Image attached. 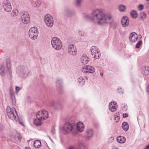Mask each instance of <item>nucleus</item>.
<instances>
[{"label": "nucleus", "instance_id": "nucleus-2", "mask_svg": "<svg viewBox=\"0 0 149 149\" xmlns=\"http://www.w3.org/2000/svg\"><path fill=\"white\" fill-rule=\"evenodd\" d=\"M6 112L7 115L9 118L13 120H17V119L18 117L16 111L14 108L12 107L11 108L9 107L8 106L6 108Z\"/></svg>", "mask_w": 149, "mask_h": 149}, {"label": "nucleus", "instance_id": "nucleus-19", "mask_svg": "<svg viewBox=\"0 0 149 149\" xmlns=\"http://www.w3.org/2000/svg\"><path fill=\"white\" fill-rule=\"evenodd\" d=\"M85 134L87 139H90L91 138L93 134L92 129L91 128H87L85 131Z\"/></svg>", "mask_w": 149, "mask_h": 149}, {"label": "nucleus", "instance_id": "nucleus-9", "mask_svg": "<svg viewBox=\"0 0 149 149\" xmlns=\"http://www.w3.org/2000/svg\"><path fill=\"white\" fill-rule=\"evenodd\" d=\"M63 14L67 17L71 18L75 15L74 11L68 8H65L63 11Z\"/></svg>", "mask_w": 149, "mask_h": 149}, {"label": "nucleus", "instance_id": "nucleus-52", "mask_svg": "<svg viewBox=\"0 0 149 149\" xmlns=\"http://www.w3.org/2000/svg\"><path fill=\"white\" fill-rule=\"evenodd\" d=\"M100 74L101 76H103V73H101Z\"/></svg>", "mask_w": 149, "mask_h": 149}, {"label": "nucleus", "instance_id": "nucleus-48", "mask_svg": "<svg viewBox=\"0 0 149 149\" xmlns=\"http://www.w3.org/2000/svg\"><path fill=\"white\" fill-rule=\"evenodd\" d=\"M17 137L18 140L20 141L21 140V137H20V135H18V134L17 135Z\"/></svg>", "mask_w": 149, "mask_h": 149}, {"label": "nucleus", "instance_id": "nucleus-47", "mask_svg": "<svg viewBox=\"0 0 149 149\" xmlns=\"http://www.w3.org/2000/svg\"><path fill=\"white\" fill-rule=\"evenodd\" d=\"M128 114H127L126 113L123 114V118H126L128 116Z\"/></svg>", "mask_w": 149, "mask_h": 149}, {"label": "nucleus", "instance_id": "nucleus-31", "mask_svg": "<svg viewBox=\"0 0 149 149\" xmlns=\"http://www.w3.org/2000/svg\"><path fill=\"white\" fill-rule=\"evenodd\" d=\"M131 15L133 18H136L138 16V14L136 11L134 10H132L130 12Z\"/></svg>", "mask_w": 149, "mask_h": 149}, {"label": "nucleus", "instance_id": "nucleus-39", "mask_svg": "<svg viewBox=\"0 0 149 149\" xmlns=\"http://www.w3.org/2000/svg\"><path fill=\"white\" fill-rule=\"evenodd\" d=\"M22 88L21 87H19L17 86H16L15 87V90H16V93L17 94L18 92L22 89Z\"/></svg>", "mask_w": 149, "mask_h": 149}, {"label": "nucleus", "instance_id": "nucleus-42", "mask_svg": "<svg viewBox=\"0 0 149 149\" xmlns=\"http://www.w3.org/2000/svg\"><path fill=\"white\" fill-rule=\"evenodd\" d=\"M146 92L147 93L149 94V84L146 86Z\"/></svg>", "mask_w": 149, "mask_h": 149}, {"label": "nucleus", "instance_id": "nucleus-28", "mask_svg": "<svg viewBox=\"0 0 149 149\" xmlns=\"http://www.w3.org/2000/svg\"><path fill=\"white\" fill-rule=\"evenodd\" d=\"M117 140L119 143H123L125 141V138L123 136H120L117 137Z\"/></svg>", "mask_w": 149, "mask_h": 149}, {"label": "nucleus", "instance_id": "nucleus-7", "mask_svg": "<svg viewBox=\"0 0 149 149\" xmlns=\"http://www.w3.org/2000/svg\"><path fill=\"white\" fill-rule=\"evenodd\" d=\"M49 116L48 112L45 110L40 111L37 113V118H40L41 120H45L47 119Z\"/></svg>", "mask_w": 149, "mask_h": 149}, {"label": "nucleus", "instance_id": "nucleus-24", "mask_svg": "<svg viewBox=\"0 0 149 149\" xmlns=\"http://www.w3.org/2000/svg\"><path fill=\"white\" fill-rule=\"evenodd\" d=\"M89 60V58L85 54H83L81 58V61L84 64H87Z\"/></svg>", "mask_w": 149, "mask_h": 149}, {"label": "nucleus", "instance_id": "nucleus-44", "mask_svg": "<svg viewBox=\"0 0 149 149\" xmlns=\"http://www.w3.org/2000/svg\"><path fill=\"white\" fill-rule=\"evenodd\" d=\"M51 132L52 134H55V129L54 127H53L52 129L51 130Z\"/></svg>", "mask_w": 149, "mask_h": 149}, {"label": "nucleus", "instance_id": "nucleus-13", "mask_svg": "<svg viewBox=\"0 0 149 149\" xmlns=\"http://www.w3.org/2000/svg\"><path fill=\"white\" fill-rule=\"evenodd\" d=\"M21 19L23 23L25 24H28L30 21V16L27 12H24L21 16Z\"/></svg>", "mask_w": 149, "mask_h": 149}, {"label": "nucleus", "instance_id": "nucleus-27", "mask_svg": "<svg viewBox=\"0 0 149 149\" xmlns=\"http://www.w3.org/2000/svg\"><path fill=\"white\" fill-rule=\"evenodd\" d=\"M37 118V119H35L34 120L33 123L36 126H40L42 124V122L41 121L42 120L40 118Z\"/></svg>", "mask_w": 149, "mask_h": 149}, {"label": "nucleus", "instance_id": "nucleus-37", "mask_svg": "<svg viewBox=\"0 0 149 149\" xmlns=\"http://www.w3.org/2000/svg\"><path fill=\"white\" fill-rule=\"evenodd\" d=\"M142 43V41L141 40L139 41L136 44V47L137 48H139L140 45Z\"/></svg>", "mask_w": 149, "mask_h": 149}, {"label": "nucleus", "instance_id": "nucleus-15", "mask_svg": "<svg viewBox=\"0 0 149 149\" xmlns=\"http://www.w3.org/2000/svg\"><path fill=\"white\" fill-rule=\"evenodd\" d=\"M82 71L86 73H93L95 71V68L91 66H84L82 69Z\"/></svg>", "mask_w": 149, "mask_h": 149}, {"label": "nucleus", "instance_id": "nucleus-11", "mask_svg": "<svg viewBox=\"0 0 149 149\" xmlns=\"http://www.w3.org/2000/svg\"><path fill=\"white\" fill-rule=\"evenodd\" d=\"M3 4V7L5 11L8 12H10L11 11L12 6L9 1L7 0L5 1Z\"/></svg>", "mask_w": 149, "mask_h": 149}, {"label": "nucleus", "instance_id": "nucleus-36", "mask_svg": "<svg viewBox=\"0 0 149 149\" xmlns=\"http://www.w3.org/2000/svg\"><path fill=\"white\" fill-rule=\"evenodd\" d=\"M79 36L81 37L85 36L86 35V33L85 32L83 31H79Z\"/></svg>", "mask_w": 149, "mask_h": 149}, {"label": "nucleus", "instance_id": "nucleus-46", "mask_svg": "<svg viewBox=\"0 0 149 149\" xmlns=\"http://www.w3.org/2000/svg\"><path fill=\"white\" fill-rule=\"evenodd\" d=\"M55 105V103L54 102H52L50 103V105L51 107H54Z\"/></svg>", "mask_w": 149, "mask_h": 149}, {"label": "nucleus", "instance_id": "nucleus-53", "mask_svg": "<svg viewBox=\"0 0 149 149\" xmlns=\"http://www.w3.org/2000/svg\"><path fill=\"white\" fill-rule=\"evenodd\" d=\"M19 121V123H20V124H22V125L23 124V123H22V122H20V121Z\"/></svg>", "mask_w": 149, "mask_h": 149}, {"label": "nucleus", "instance_id": "nucleus-49", "mask_svg": "<svg viewBox=\"0 0 149 149\" xmlns=\"http://www.w3.org/2000/svg\"><path fill=\"white\" fill-rule=\"evenodd\" d=\"M144 149H149V144Z\"/></svg>", "mask_w": 149, "mask_h": 149}, {"label": "nucleus", "instance_id": "nucleus-45", "mask_svg": "<svg viewBox=\"0 0 149 149\" xmlns=\"http://www.w3.org/2000/svg\"><path fill=\"white\" fill-rule=\"evenodd\" d=\"M115 120H116V122H117L120 119V117L119 116H116L114 117Z\"/></svg>", "mask_w": 149, "mask_h": 149}, {"label": "nucleus", "instance_id": "nucleus-20", "mask_svg": "<svg viewBox=\"0 0 149 149\" xmlns=\"http://www.w3.org/2000/svg\"><path fill=\"white\" fill-rule=\"evenodd\" d=\"M138 38L137 34L135 32L131 33L130 35L129 39L130 41L132 42H136Z\"/></svg>", "mask_w": 149, "mask_h": 149}, {"label": "nucleus", "instance_id": "nucleus-8", "mask_svg": "<svg viewBox=\"0 0 149 149\" xmlns=\"http://www.w3.org/2000/svg\"><path fill=\"white\" fill-rule=\"evenodd\" d=\"M91 51L92 55L95 58L98 59L101 56L100 54L98 48L95 46H93L91 48Z\"/></svg>", "mask_w": 149, "mask_h": 149}, {"label": "nucleus", "instance_id": "nucleus-41", "mask_svg": "<svg viewBox=\"0 0 149 149\" xmlns=\"http://www.w3.org/2000/svg\"><path fill=\"white\" fill-rule=\"evenodd\" d=\"M113 137H111L109 139L108 142L109 143H110L113 141Z\"/></svg>", "mask_w": 149, "mask_h": 149}, {"label": "nucleus", "instance_id": "nucleus-6", "mask_svg": "<svg viewBox=\"0 0 149 149\" xmlns=\"http://www.w3.org/2000/svg\"><path fill=\"white\" fill-rule=\"evenodd\" d=\"M44 20L46 25L49 27H52L54 24L53 19L50 14H46L45 15Z\"/></svg>", "mask_w": 149, "mask_h": 149}, {"label": "nucleus", "instance_id": "nucleus-29", "mask_svg": "<svg viewBox=\"0 0 149 149\" xmlns=\"http://www.w3.org/2000/svg\"><path fill=\"white\" fill-rule=\"evenodd\" d=\"M41 141L39 140H37L35 141L33 143L34 147L36 148H39L41 146Z\"/></svg>", "mask_w": 149, "mask_h": 149}, {"label": "nucleus", "instance_id": "nucleus-33", "mask_svg": "<svg viewBox=\"0 0 149 149\" xmlns=\"http://www.w3.org/2000/svg\"><path fill=\"white\" fill-rule=\"evenodd\" d=\"M146 17V14L144 12H142L140 14L139 18L141 20H143L145 19Z\"/></svg>", "mask_w": 149, "mask_h": 149}, {"label": "nucleus", "instance_id": "nucleus-32", "mask_svg": "<svg viewBox=\"0 0 149 149\" xmlns=\"http://www.w3.org/2000/svg\"><path fill=\"white\" fill-rule=\"evenodd\" d=\"M122 127L124 130L127 131L129 128V125L127 122H124L122 123Z\"/></svg>", "mask_w": 149, "mask_h": 149}, {"label": "nucleus", "instance_id": "nucleus-51", "mask_svg": "<svg viewBox=\"0 0 149 149\" xmlns=\"http://www.w3.org/2000/svg\"><path fill=\"white\" fill-rule=\"evenodd\" d=\"M112 149H118V148L116 147H113V148H112Z\"/></svg>", "mask_w": 149, "mask_h": 149}, {"label": "nucleus", "instance_id": "nucleus-10", "mask_svg": "<svg viewBox=\"0 0 149 149\" xmlns=\"http://www.w3.org/2000/svg\"><path fill=\"white\" fill-rule=\"evenodd\" d=\"M74 125L71 124L69 122H66L63 127V129L68 132H69L74 130Z\"/></svg>", "mask_w": 149, "mask_h": 149}, {"label": "nucleus", "instance_id": "nucleus-3", "mask_svg": "<svg viewBox=\"0 0 149 149\" xmlns=\"http://www.w3.org/2000/svg\"><path fill=\"white\" fill-rule=\"evenodd\" d=\"M52 47L57 50L61 49L62 47V44L61 40L56 37H53L51 41Z\"/></svg>", "mask_w": 149, "mask_h": 149}, {"label": "nucleus", "instance_id": "nucleus-21", "mask_svg": "<svg viewBox=\"0 0 149 149\" xmlns=\"http://www.w3.org/2000/svg\"><path fill=\"white\" fill-rule=\"evenodd\" d=\"M0 75L1 77L5 76L6 73L5 64L4 63H1L0 65Z\"/></svg>", "mask_w": 149, "mask_h": 149}, {"label": "nucleus", "instance_id": "nucleus-22", "mask_svg": "<svg viewBox=\"0 0 149 149\" xmlns=\"http://www.w3.org/2000/svg\"><path fill=\"white\" fill-rule=\"evenodd\" d=\"M117 105L116 102H113L109 103V110L112 112H114L117 109Z\"/></svg>", "mask_w": 149, "mask_h": 149}, {"label": "nucleus", "instance_id": "nucleus-40", "mask_svg": "<svg viewBox=\"0 0 149 149\" xmlns=\"http://www.w3.org/2000/svg\"><path fill=\"white\" fill-rule=\"evenodd\" d=\"M81 0H76V5L77 6H79L81 3Z\"/></svg>", "mask_w": 149, "mask_h": 149}, {"label": "nucleus", "instance_id": "nucleus-17", "mask_svg": "<svg viewBox=\"0 0 149 149\" xmlns=\"http://www.w3.org/2000/svg\"><path fill=\"white\" fill-rule=\"evenodd\" d=\"M9 92L12 104L13 105H15L16 103L15 96L14 92L12 87H11L10 88Z\"/></svg>", "mask_w": 149, "mask_h": 149}, {"label": "nucleus", "instance_id": "nucleus-54", "mask_svg": "<svg viewBox=\"0 0 149 149\" xmlns=\"http://www.w3.org/2000/svg\"><path fill=\"white\" fill-rule=\"evenodd\" d=\"M25 149H31V148H26Z\"/></svg>", "mask_w": 149, "mask_h": 149}, {"label": "nucleus", "instance_id": "nucleus-43", "mask_svg": "<svg viewBox=\"0 0 149 149\" xmlns=\"http://www.w3.org/2000/svg\"><path fill=\"white\" fill-rule=\"evenodd\" d=\"M117 91L118 93L123 92L121 88L120 87H119L118 88Z\"/></svg>", "mask_w": 149, "mask_h": 149}, {"label": "nucleus", "instance_id": "nucleus-16", "mask_svg": "<svg viewBox=\"0 0 149 149\" xmlns=\"http://www.w3.org/2000/svg\"><path fill=\"white\" fill-rule=\"evenodd\" d=\"M87 147L84 143L82 142H79L78 148L74 146H71L69 147V149H87Z\"/></svg>", "mask_w": 149, "mask_h": 149}, {"label": "nucleus", "instance_id": "nucleus-1", "mask_svg": "<svg viewBox=\"0 0 149 149\" xmlns=\"http://www.w3.org/2000/svg\"><path fill=\"white\" fill-rule=\"evenodd\" d=\"M85 17L89 19L93 22L100 25L110 24L112 16L110 14H106L102 9L93 10L90 15H86Z\"/></svg>", "mask_w": 149, "mask_h": 149}, {"label": "nucleus", "instance_id": "nucleus-35", "mask_svg": "<svg viewBox=\"0 0 149 149\" xmlns=\"http://www.w3.org/2000/svg\"><path fill=\"white\" fill-rule=\"evenodd\" d=\"M12 15L13 16H16L18 14V10L17 9H14L11 12Z\"/></svg>", "mask_w": 149, "mask_h": 149}, {"label": "nucleus", "instance_id": "nucleus-38", "mask_svg": "<svg viewBox=\"0 0 149 149\" xmlns=\"http://www.w3.org/2000/svg\"><path fill=\"white\" fill-rule=\"evenodd\" d=\"M143 6L142 4H141L138 6L137 8L140 11L142 10L143 8Z\"/></svg>", "mask_w": 149, "mask_h": 149}, {"label": "nucleus", "instance_id": "nucleus-5", "mask_svg": "<svg viewBox=\"0 0 149 149\" xmlns=\"http://www.w3.org/2000/svg\"><path fill=\"white\" fill-rule=\"evenodd\" d=\"M16 71L19 76L24 77L27 76V69L23 66H19L16 68Z\"/></svg>", "mask_w": 149, "mask_h": 149}, {"label": "nucleus", "instance_id": "nucleus-30", "mask_svg": "<svg viewBox=\"0 0 149 149\" xmlns=\"http://www.w3.org/2000/svg\"><path fill=\"white\" fill-rule=\"evenodd\" d=\"M85 82L84 79L82 77L79 78L77 79V83L79 86L84 85Z\"/></svg>", "mask_w": 149, "mask_h": 149}, {"label": "nucleus", "instance_id": "nucleus-34", "mask_svg": "<svg viewBox=\"0 0 149 149\" xmlns=\"http://www.w3.org/2000/svg\"><path fill=\"white\" fill-rule=\"evenodd\" d=\"M118 9L120 11L124 12L126 9V7L123 5H120L119 6Z\"/></svg>", "mask_w": 149, "mask_h": 149}, {"label": "nucleus", "instance_id": "nucleus-26", "mask_svg": "<svg viewBox=\"0 0 149 149\" xmlns=\"http://www.w3.org/2000/svg\"><path fill=\"white\" fill-rule=\"evenodd\" d=\"M84 125L82 123L80 122L77 124V129L79 132H82L84 129Z\"/></svg>", "mask_w": 149, "mask_h": 149}, {"label": "nucleus", "instance_id": "nucleus-14", "mask_svg": "<svg viewBox=\"0 0 149 149\" xmlns=\"http://www.w3.org/2000/svg\"><path fill=\"white\" fill-rule=\"evenodd\" d=\"M68 53L71 55L74 56L77 54V49L75 46L73 44H70L68 48Z\"/></svg>", "mask_w": 149, "mask_h": 149}, {"label": "nucleus", "instance_id": "nucleus-25", "mask_svg": "<svg viewBox=\"0 0 149 149\" xmlns=\"http://www.w3.org/2000/svg\"><path fill=\"white\" fill-rule=\"evenodd\" d=\"M142 72L143 74L145 75H149V67L148 66H144L142 69Z\"/></svg>", "mask_w": 149, "mask_h": 149}, {"label": "nucleus", "instance_id": "nucleus-4", "mask_svg": "<svg viewBox=\"0 0 149 149\" xmlns=\"http://www.w3.org/2000/svg\"><path fill=\"white\" fill-rule=\"evenodd\" d=\"M38 31L37 27H33L30 28L29 32V37L32 40H35L37 38Z\"/></svg>", "mask_w": 149, "mask_h": 149}, {"label": "nucleus", "instance_id": "nucleus-18", "mask_svg": "<svg viewBox=\"0 0 149 149\" xmlns=\"http://www.w3.org/2000/svg\"><path fill=\"white\" fill-rule=\"evenodd\" d=\"M129 19L126 16H123L122 18L121 22L123 26L124 27L127 26L129 24Z\"/></svg>", "mask_w": 149, "mask_h": 149}, {"label": "nucleus", "instance_id": "nucleus-23", "mask_svg": "<svg viewBox=\"0 0 149 149\" xmlns=\"http://www.w3.org/2000/svg\"><path fill=\"white\" fill-rule=\"evenodd\" d=\"M57 88L58 90H61L62 89V80L60 78H57L56 81Z\"/></svg>", "mask_w": 149, "mask_h": 149}, {"label": "nucleus", "instance_id": "nucleus-12", "mask_svg": "<svg viewBox=\"0 0 149 149\" xmlns=\"http://www.w3.org/2000/svg\"><path fill=\"white\" fill-rule=\"evenodd\" d=\"M6 65L8 72L7 73L8 78L10 79L12 77V72L11 69V62L10 59L7 58L6 59Z\"/></svg>", "mask_w": 149, "mask_h": 149}, {"label": "nucleus", "instance_id": "nucleus-50", "mask_svg": "<svg viewBox=\"0 0 149 149\" xmlns=\"http://www.w3.org/2000/svg\"><path fill=\"white\" fill-rule=\"evenodd\" d=\"M119 115V113H116V115H114V117L116 116H118V115Z\"/></svg>", "mask_w": 149, "mask_h": 149}, {"label": "nucleus", "instance_id": "nucleus-55", "mask_svg": "<svg viewBox=\"0 0 149 149\" xmlns=\"http://www.w3.org/2000/svg\"><path fill=\"white\" fill-rule=\"evenodd\" d=\"M147 1H149V0H146Z\"/></svg>", "mask_w": 149, "mask_h": 149}]
</instances>
